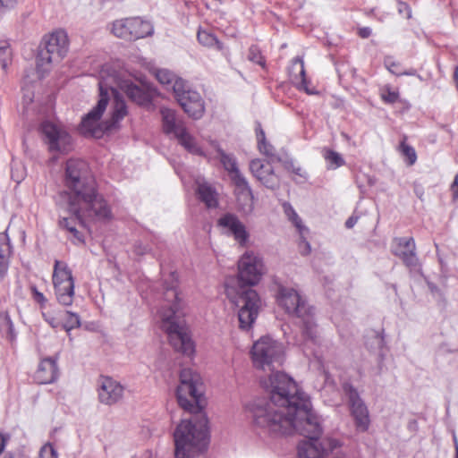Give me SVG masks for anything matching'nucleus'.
Here are the masks:
<instances>
[{"label":"nucleus","instance_id":"f257e3e1","mask_svg":"<svg viewBox=\"0 0 458 458\" xmlns=\"http://www.w3.org/2000/svg\"><path fill=\"white\" fill-rule=\"evenodd\" d=\"M202 380L191 369H182L180 385L176 390L178 404L191 413L174 432V458H194L204 452L208 445V420L202 411Z\"/></svg>","mask_w":458,"mask_h":458},{"label":"nucleus","instance_id":"f03ea898","mask_svg":"<svg viewBox=\"0 0 458 458\" xmlns=\"http://www.w3.org/2000/svg\"><path fill=\"white\" fill-rule=\"evenodd\" d=\"M64 185L68 191L59 193L56 204L66 208L83 223L85 218L110 221L112 210L107 201L98 194L95 179L87 162L69 159L64 172Z\"/></svg>","mask_w":458,"mask_h":458},{"label":"nucleus","instance_id":"7ed1b4c3","mask_svg":"<svg viewBox=\"0 0 458 458\" xmlns=\"http://www.w3.org/2000/svg\"><path fill=\"white\" fill-rule=\"evenodd\" d=\"M262 262L253 253L246 252L238 262L239 290L234 293L227 287V296L239 308L238 319L242 329H250L256 320L261 301L257 292L249 286L257 284L262 276Z\"/></svg>","mask_w":458,"mask_h":458},{"label":"nucleus","instance_id":"20e7f679","mask_svg":"<svg viewBox=\"0 0 458 458\" xmlns=\"http://www.w3.org/2000/svg\"><path fill=\"white\" fill-rule=\"evenodd\" d=\"M99 100L81 122L79 130L87 137L101 138L106 131L117 127V123L126 115L125 102L120 99L112 83L101 75L98 81Z\"/></svg>","mask_w":458,"mask_h":458},{"label":"nucleus","instance_id":"39448f33","mask_svg":"<svg viewBox=\"0 0 458 458\" xmlns=\"http://www.w3.org/2000/svg\"><path fill=\"white\" fill-rule=\"evenodd\" d=\"M178 276L171 272L165 281V298L169 302L160 311L162 328L167 335L170 344L176 352L191 356L195 352L194 344L189 335V330L182 315V301L177 291Z\"/></svg>","mask_w":458,"mask_h":458},{"label":"nucleus","instance_id":"423d86ee","mask_svg":"<svg viewBox=\"0 0 458 458\" xmlns=\"http://www.w3.org/2000/svg\"><path fill=\"white\" fill-rule=\"evenodd\" d=\"M276 301L285 312L299 318L301 323L303 352L308 356L314 352L313 346L317 344V324L314 319V310L306 300L293 288L280 285L276 293Z\"/></svg>","mask_w":458,"mask_h":458},{"label":"nucleus","instance_id":"0eeeda50","mask_svg":"<svg viewBox=\"0 0 458 458\" xmlns=\"http://www.w3.org/2000/svg\"><path fill=\"white\" fill-rule=\"evenodd\" d=\"M250 353L254 367L264 371H270L271 374L267 378L260 379L261 386L269 394V401L257 400L254 401L253 403H249L246 406V411L248 412L249 417H250V406L254 405L257 403L266 404L271 402V386H269V381L271 377H273L276 374H283V372L280 371L274 372V369L276 366H280L283 363L284 346L282 345V344L274 340L270 336H262L253 344ZM285 376L287 377L286 374ZM288 377H290L288 376Z\"/></svg>","mask_w":458,"mask_h":458},{"label":"nucleus","instance_id":"6e6552de","mask_svg":"<svg viewBox=\"0 0 458 458\" xmlns=\"http://www.w3.org/2000/svg\"><path fill=\"white\" fill-rule=\"evenodd\" d=\"M68 49V36L64 30H58L46 36L37 55L38 72L43 76L53 63L60 62L66 55Z\"/></svg>","mask_w":458,"mask_h":458},{"label":"nucleus","instance_id":"1a4fd4ad","mask_svg":"<svg viewBox=\"0 0 458 458\" xmlns=\"http://www.w3.org/2000/svg\"><path fill=\"white\" fill-rule=\"evenodd\" d=\"M174 94L178 104L187 115L192 119H200L205 113V103L200 94L191 89L184 80L174 84Z\"/></svg>","mask_w":458,"mask_h":458},{"label":"nucleus","instance_id":"9d476101","mask_svg":"<svg viewBox=\"0 0 458 458\" xmlns=\"http://www.w3.org/2000/svg\"><path fill=\"white\" fill-rule=\"evenodd\" d=\"M53 284L57 301L64 306L72 305L74 296V280L72 271L65 263L55 261Z\"/></svg>","mask_w":458,"mask_h":458},{"label":"nucleus","instance_id":"9b49d317","mask_svg":"<svg viewBox=\"0 0 458 458\" xmlns=\"http://www.w3.org/2000/svg\"><path fill=\"white\" fill-rule=\"evenodd\" d=\"M40 130L51 152L67 153L72 149V136L62 125L44 121Z\"/></svg>","mask_w":458,"mask_h":458},{"label":"nucleus","instance_id":"f8f14e48","mask_svg":"<svg viewBox=\"0 0 458 458\" xmlns=\"http://www.w3.org/2000/svg\"><path fill=\"white\" fill-rule=\"evenodd\" d=\"M102 72L104 77L114 85L120 99H122L123 102L124 100L123 99L119 90L124 93L131 101L139 105H143L148 102V95L143 89L134 84L131 81H119L115 72L113 70L111 71L109 66L106 65L102 68L99 72V81L101 80Z\"/></svg>","mask_w":458,"mask_h":458},{"label":"nucleus","instance_id":"ddd939ff","mask_svg":"<svg viewBox=\"0 0 458 458\" xmlns=\"http://www.w3.org/2000/svg\"><path fill=\"white\" fill-rule=\"evenodd\" d=\"M343 392L348 401L351 414L354 419L357 429L361 432L367 431L370 423L369 410L358 390L352 385L344 383L343 385Z\"/></svg>","mask_w":458,"mask_h":458},{"label":"nucleus","instance_id":"4468645a","mask_svg":"<svg viewBox=\"0 0 458 458\" xmlns=\"http://www.w3.org/2000/svg\"><path fill=\"white\" fill-rule=\"evenodd\" d=\"M216 225L222 233L233 236L240 246L246 245L250 235L246 226L236 215L232 213L224 214L217 219Z\"/></svg>","mask_w":458,"mask_h":458},{"label":"nucleus","instance_id":"2eb2a0df","mask_svg":"<svg viewBox=\"0 0 458 458\" xmlns=\"http://www.w3.org/2000/svg\"><path fill=\"white\" fill-rule=\"evenodd\" d=\"M273 163L271 160L253 159L250 163V170L265 187L276 190L280 187V178L272 166Z\"/></svg>","mask_w":458,"mask_h":458},{"label":"nucleus","instance_id":"dca6fc26","mask_svg":"<svg viewBox=\"0 0 458 458\" xmlns=\"http://www.w3.org/2000/svg\"><path fill=\"white\" fill-rule=\"evenodd\" d=\"M123 395V386L116 380L102 377L98 386V399L101 403L113 405L118 403Z\"/></svg>","mask_w":458,"mask_h":458},{"label":"nucleus","instance_id":"f3484780","mask_svg":"<svg viewBox=\"0 0 458 458\" xmlns=\"http://www.w3.org/2000/svg\"><path fill=\"white\" fill-rule=\"evenodd\" d=\"M393 253L399 257L407 267H415L418 264L416 245L412 237H400L394 239Z\"/></svg>","mask_w":458,"mask_h":458},{"label":"nucleus","instance_id":"a211bd4d","mask_svg":"<svg viewBox=\"0 0 458 458\" xmlns=\"http://www.w3.org/2000/svg\"><path fill=\"white\" fill-rule=\"evenodd\" d=\"M291 81L300 89L304 90L310 95L316 93L315 90L310 89L308 86L309 82L306 79V72L304 68V62L301 57L296 56L293 59L291 66L288 70Z\"/></svg>","mask_w":458,"mask_h":458},{"label":"nucleus","instance_id":"6ab92c4d","mask_svg":"<svg viewBox=\"0 0 458 458\" xmlns=\"http://www.w3.org/2000/svg\"><path fill=\"white\" fill-rule=\"evenodd\" d=\"M36 380L39 384H51L58 377L57 358L43 359L36 372Z\"/></svg>","mask_w":458,"mask_h":458},{"label":"nucleus","instance_id":"aec40b11","mask_svg":"<svg viewBox=\"0 0 458 458\" xmlns=\"http://www.w3.org/2000/svg\"><path fill=\"white\" fill-rule=\"evenodd\" d=\"M163 131L167 135L177 136L186 127L182 120H178L176 113L169 108H161Z\"/></svg>","mask_w":458,"mask_h":458},{"label":"nucleus","instance_id":"412c9836","mask_svg":"<svg viewBox=\"0 0 458 458\" xmlns=\"http://www.w3.org/2000/svg\"><path fill=\"white\" fill-rule=\"evenodd\" d=\"M128 24L131 30V40L151 36L154 32L153 25L139 17L130 18Z\"/></svg>","mask_w":458,"mask_h":458},{"label":"nucleus","instance_id":"4be33fe9","mask_svg":"<svg viewBox=\"0 0 458 458\" xmlns=\"http://www.w3.org/2000/svg\"><path fill=\"white\" fill-rule=\"evenodd\" d=\"M197 193L199 199L206 204L208 208H216L218 204L217 194L215 189L204 181H197Z\"/></svg>","mask_w":458,"mask_h":458},{"label":"nucleus","instance_id":"5701e85b","mask_svg":"<svg viewBox=\"0 0 458 458\" xmlns=\"http://www.w3.org/2000/svg\"><path fill=\"white\" fill-rule=\"evenodd\" d=\"M258 147L259 151L272 162H280L281 158L276 154L274 147L267 141L264 131L259 127L256 130Z\"/></svg>","mask_w":458,"mask_h":458},{"label":"nucleus","instance_id":"b1692460","mask_svg":"<svg viewBox=\"0 0 458 458\" xmlns=\"http://www.w3.org/2000/svg\"><path fill=\"white\" fill-rule=\"evenodd\" d=\"M175 138L179 143L190 153L193 155L202 156L203 151L196 142L195 138L191 135L187 129L182 130V133H179Z\"/></svg>","mask_w":458,"mask_h":458},{"label":"nucleus","instance_id":"393cba45","mask_svg":"<svg viewBox=\"0 0 458 458\" xmlns=\"http://www.w3.org/2000/svg\"><path fill=\"white\" fill-rule=\"evenodd\" d=\"M0 333L11 343L16 340L17 334L13 323L6 311L0 313Z\"/></svg>","mask_w":458,"mask_h":458},{"label":"nucleus","instance_id":"a878e982","mask_svg":"<svg viewBox=\"0 0 458 458\" xmlns=\"http://www.w3.org/2000/svg\"><path fill=\"white\" fill-rule=\"evenodd\" d=\"M199 42L207 47H212L217 50L223 48L222 43L217 39L216 35L205 30H199L197 34Z\"/></svg>","mask_w":458,"mask_h":458},{"label":"nucleus","instance_id":"bb28decb","mask_svg":"<svg viewBox=\"0 0 458 458\" xmlns=\"http://www.w3.org/2000/svg\"><path fill=\"white\" fill-rule=\"evenodd\" d=\"M220 162L224 168L228 172L230 178L235 176L236 173L240 174L235 157L233 155H228L223 150H218Z\"/></svg>","mask_w":458,"mask_h":458},{"label":"nucleus","instance_id":"cd10ccee","mask_svg":"<svg viewBox=\"0 0 458 458\" xmlns=\"http://www.w3.org/2000/svg\"><path fill=\"white\" fill-rule=\"evenodd\" d=\"M130 18L117 20L113 23L112 31L117 38L131 40V30L129 29Z\"/></svg>","mask_w":458,"mask_h":458},{"label":"nucleus","instance_id":"c85d7f7f","mask_svg":"<svg viewBox=\"0 0 458 458\" xmlns=\"http://www.w3.org/2000/svg\"><path fill=\"white\" fill-rule=\"evenodd\" d=\"M283 208L285 216L294 225L300 234L302 235L303 232H309L308 228L302 224L301 218L299 216L291 204L284 203Z\"/></svg>","mask_w":458,"mask_h":458},{"label":"nucleus","instance_id":"c756f323","mask_svg":"<svg viewBox=\"0 0 458 458\" xmlns=\"http://www.w3.org/2000/svg\"><path fill=\"white\" fill-rule=\"evenodd\" d=\"M323 157L327 162V169L335 170L345 164L344 159L338 152L332 149H325Z\"/></svg>","mask_w":458,"mask_h":458},{"label":"nucleus","instance_id":"7c9ffc66","mask_svg":"<svg viewBox=\"0 0 458 458\" xmlns=\"http://www.w3.org/2000/svg\"><path fill=\"white\" fill-rule=\"evenodd\" d=\"M236 199L241 211L244 214H250L252 212L254 208V197L252 191H247V193L243 192V194H237Z\"/></svg>","mask_w":458,"mask_h":458},{"label":"nucleus","instance_id":"2f4dec72","mask_svg":"<svg viewBox=\"0 0 458 458\" xmlns=\"http://www.w3.org/2000/svg\"><path fill=\"white\" fill-rule=\"evenodd\" d=\"M66 319L63 323V328L67 332V335L72 341V335L71 331L74 328H78L81 326V318L79 314L72 312V311H65Z\"/></svg>","mask_w":458,"mask_h":458},{"label":"nucleus","instance_id":"473e14b6","mask_svg":"<svg viewBox=\"0 0 458 458\" xmlns=\"http://www.w3.org/2000/svg\"><path fill=\"white\" fill-rule=\"evenodd\" d=\"M61 208H64L65 210H67L72 216V217H65V216H63L60 218L59 220V226L63 229H65L67 231H69V228L70 227H74L76 226V222L78 221L82 226H86V223L87 221H93V222H100L99 220H97V219H93V218H85L84 222L81 223L74 214H72V212H70L66 208H64V207H60ZM104 223L106 221H103Z\"/></svg>","mask_w":458,"mask_h":458},{"label":"nucleus","instance_id":"72a5a7b5","mask_svg":"<svg viewBox=\"0 0 458 458\" xmlns=\"http://www.w3.org/2000/svg\"><path fill=\"white\" fill-rule=\"evenodd\" d=\"M156 77L161 84L171 87L173 90L174 82L182 80V78H177L172 72L166 69L158 70Z\"/></svg>","mask_w":458,"mask_h":458},{"label":"nucleus","instance_id":"f704fd0d","mask_svg":"<svg viewBox=\"0 0 458 458\" xmlns=\"http://www.w3.org/2000/svg\"><path fill=\"white\" fill-rule=\"evenodd\" d=\"M231 180L233 182L234 187H235V191H234L235 195L243 194V192L247 193V191H251V188H250L246 177L242 173H240V174L236 173L235 176L231 178Z\"/></svg>","mask_w":458,"mask_h":458},{"label":"nucleus","instance_id":"c9c22d12","mask_svg":"<svg viewBox=\"0 0 458 458\" xmlns=\"http://www.w3.org/2000/svg\"><path fill=\"white\" fill-rule=\"evenodd\" d=\"M12 59V50L7 42L0 43V64L3 70H6Z\"/></svg>","mask_w":458,"mask_h":458},{"label":"nucleus","instance_id":"e433bc0d","mask_svg":"<svg viewBox=\"0 0 458 458\" xmlns=\"http://www.w3.org/2000/svg\"><path fill=\"white\" fill-rule=\"evenodd\" d=\"M400 151L405 157H407L410 165L416 162L417 155L414 148L407 145L404 141H402L400 144Z\"/></svg>","mask_w":458,"mask_h":458},{"label":"nucleus","instance_id":"4c0bfd02","mask_svg":"<svg viewBox=\"0 0 458 458\" xmlns=\"http://www.w3.org/2000/svg\"><path fill=\"white\" fill-rule=\"evenodd\" d=\"M381 98L384 102L394 104L398 100L399 93L396 90H393L389 86H386L381 90Z\"/></svg>","mask_w":458,"mask_h":458},{"label":"nucleus","instance_id":"58836bf2","mask_svg":"<svg viewBox=\"0 0 458 458\" xmlns=\"http://www.w3.org/2000/svg\"><path fill=\"white\" fill-rule=\"evenodd\" d=\"M26 176L24 167L21 164H13L11 170L12 179L20 183Z\"/></svg>","mask_w":458,"mask_h":458},{"label":"nucleus","instance_id":"ea45409f","mask_svg":"<svg viewBox=\"0 0 458 458\" xmlns=\"http://www.w3.org/2000/svg\"><path fill=\"white\" fill-rule=\"evenodd\" d=\"M248 57L251 62L256 63L259 65H264L265 64L264 58L261 55V52L259 48L256 46H251L249 48Z\"/></svg>","mask_w":458,"mask_h":458},{"label":"nucleus","instance_id":"a19ab883","mask_svg":"<svg viewBox=\"0 0 458 458\" xmlns=\"http://www.w3.org/2000/svg\"><path fill=\"white\" fill-rule=\"evenodd\" d=\"M4 250H0V282L5 277L9 268V255L4 254Z\"/></svg>","mask_w":458,"mask_h":458},{"label":"nucleus","instance_id":"79ce46f5","mask_svg":"<svg viewBox=\"0 0 458 458\" xmlns=\"http://www.w3.org/2000/svg\"><path fill=\"white\" fill-rule=\"evenodd\" d=\"M385 65L386 69L393 74L401 76L402 70H401V64L393 60L392 57H386L385 58Z\"/></svg>","mask_w":458,"mask_h":458},{"label":"nucleus","instance_id":"37998d69","mask_svg":"<svg viewBox=\"0 0 458 458\" xmlns=\"http://www.w3.org/2000/svg\"><path fill=\"white\" fill-rule=\"evenodd\" d=\"M307 233L308 232H303L302 235L300 234L301 239H300V242H299V250H300V253L303 256L310 254V252L311 250L310 244L305 238V233Z\"/></svg>","mask_w":458,"mask_h":458},{"label":"nucleus","instance_id":"c03bdc74","mask_svg":"<svg viewBox=\"0 0 458 458\" xmlns=\"http://www.w3.org/2000/svg\"><path fill=\"white\" fill-rule=\"evenodd\" d=\"M40 458H57V452L55 450L52 445H45L39 454Z\"/></svg>","mask_w":458,"mask_h":458},{"label":"nucleus","instance_id":"a18cd8bd","mask_svg":"<svg viewBox=\"0 0 458 458\" xmlns=\"http://www.w3.org/2000/svg\"><path fill=\"white\" fill-rule=\"evenodd\" d=\"M0 250H4V254L9 255L11 252L10 240L5 233H0Z\"/></svg>","mask_w":458,"mask_h":458},{"label":"nucleus","instance_id":"49530a36","mask_svg":"<svg viewBox=\"0 0 458 458\" xmlns=\"http://www.w3.org/2000/svg\"><path fill=\"white\" fill-rule=\"evenodd\" d=\"M398 12L400 14H403L407 19H410L411 17V11L410 6L402 1L398 2Z\"/></svg>","mask_w":458,"mask_h":458},{"label":"nucleus","instance_id":"de8ad7c7","mask_svg":"<svg viewBox=\"0 0 458 458\" xmlns=\"http://www.w3.org/2000/svg\"><path fill=\"white\" fill-rule=\"evenodd\" d=\"M31 292L33 294V299L39 303L41 306L45 305L47 303V299L44 296V294L38 291L36 286H31Z\"/></svg>","mask_w":458,"mask_h":458},{"label":"nucleus","instance_id":"09e8293b","mask_svg":"<svg viewBox=\"0 0 458 458\" xmlns=\"http://www.w3.org/2000/svg\"><path fill=\"white\" fill-rule=\"evenodd\" d=\"M42 315L45 321L48 323L53 328H56L60 326V322L58 321V319L52 316L50 313L43 312Z\"/></svg>","mask_w":458,"mask_h":458},{"label":"nucleus","instance_id":"8fccbe9b","mask_svg":"<svg viewBox=\"0 0 458 458\" xmlns=\"http://www.w3.org/2000/svg\"><path fill=\"white\" fill-rule=\"evenodd\" d=\"M69 233H72V240L75 243H83L84 242V239H83V236L82 234L76 229V226L74 227H70L69 228Z\"/></svg>","mask_w":458,"mask_h":458},{"label":"nucleus","instance_id":"3c124183","mask_svg":"<svg viewBox=\"0 0 458 458\" xmlns=\"http://www.w3.org/2000/svg\"><path fill=\"white\" fill-rule=\"evenodd\" d=\"M451 190L453 192V198L458 199V174L455 175L454 182L452 183Z\"/></svg>","mask_w":458,"mask_h":458},{"label":"nucleus","instance_id":"603ef678","mask_svg":"<svg viewBox=\"0 0 458 458\" xmlns=\"http://www.w3.org/2000/svg\"><path fill=\"white\" fill-rule=\"evenodd\" d=\"M0 4L5 8H13L17 4V0H0Z\"/></svg>","mask_w":458,"mask_h":458},{"label":"nucleus","instance_id":"864d4df0","mask_svg":"<svg viewBox=\"0 0 458 458\" xmlns=\"http://www.w3.org/2000/svg\"><path fill=\"white\" fill-rule=\"evenodd\" d=\"M359 35L363 38H367L371 35V29L369 27L361 28L359 30Z\"/></svg>","mask_w":458,"mask_h":458},{"label":"nucleus","instance_id":"5fc2aeb1","mask_svg":"<svg viewBox=\"0 0 458 458\" xmlns=\"http://www.w3.org/2000/svg\"><path fill=\"white\" fill-rule=\"evenodd\" d=\"M357 221H358V217H357V216H350V217L346 220V222H345V226H346L347 228H349V229H350V228H352V227L356 225Z\"/></svg>","mask_w":458,"mask_h":458},{"label":"nucleus","instance_id":"6e6d98bb","mask_svg":"<svg viewBox=\"0 0 458 458\" xmlns=\"http://www.w3.org/2000/svg\"><path fill=\"white\" fill-rule=\"evenodd\" d=\"M8 439L9 436H4L2 433H0V454H2V452L4 451V448Z\"/></svg>","mask_w":458,"mask_h":458},{"label":"nucleus","instance_id":"4d7b16f0","mask_svg":"<svg viewBox=\"0 0 458 458\" xmlns=\"http://www.w3.org/2000/svg\"><path fill=\"white\" fill-rule=\"evenodd\" d=\"M401 75L415 76L417 75V71L413 68L409 69L407 71H402Z\"/></svg>","mask_w":458,"mask_h":458},{"label":"nucleus","instance_id":"13d9d810","mask_svg":"<svg viewBox=\"0 0 458 458\" xmlns=\"http://www.w3.org/2000/svg\"><path fill=\"white\" fill-rule=\"evenodd\" d=\"M148 250L147 247H141V245L136 246V249H135L136 253L140 254V255L147 253Z\"/></svg>","mask_w":458,"mask_h":458},{"label":"nucleus","instance_id":"bf43d9fd","mask_svg":"<svg viewBox=\"0 0 458 458\" xmlns=\"http://www.w3.org/2000/svg\"><path fill=\"white\" fill-rule=\"evenodd\" d=\"M4 458H25L21 454H6Z\"/></svg>","mask_w":458,"mask_h":458},{"label":"nucleus","instance_id":"052dcab7","mask_svg":"<svg viewBox=\"0 0 458 458\" xmlns=\"http://www.w3.org/2000/svg\"><path fill=\"white\" fill-rule=\"evenodd\" d=\"M453 440H454V448H455V455H457L458 440H457V437H456L455 433L453 434Z\"/></svg>","mask_w":458,"mask_h":458},{"label":"nucleus","instance_id":"680f3d73","mask_svg":"<svg viewBox=\"0 0 458 458\" xmlns=\"http://www.w3.org/2000/svg\"><path fill=\"white\" fill-rule=\"evenodd\" d=\"M415 192H416L417 196H419L420 198H421L422 191H421L420 190H415Z\"/></svg>","mask_w":458,"mask_h":458},{"label":"nucleus","instance_id":"e2e57ef3","mask_svg":"<svg viewBox=\"0 0 458 458\" xmlns=\"http://www.w3.org/2000/svg\"><path fill=\"white\" fill-rule=\"evenodd\" d=\"M415 76H416L420 81H423V78H422L420 74H418V73H417V75H415Z\"/></svg>","mask_w":458,"mask_h":458},{"label":"nucleus","instance_id":"0e129e2a","mask_svg":"<svg viewBox=\"0 0 458 458\" xmlns=\"http://www.w3.org/2000/svg\"><path fill=\"white\" fill-rule=\"evenodd\" d=\"M376 338L378 341V343H382V341H383L382 339L378 338L377 336Z\"/></svg>","mask_w":458,"mask_h":458},{"label":"nucleus","instance_id":"69168bd1","mask_svg":"<svg viewBox=\"0 0 458 458\" xmlns=\"http://www.w3.org/2000/svg\"><path fill=\"white\" fill-rule=\"evenodd\" d=\"M455 458H458V447H457V455H455Z\"/></svg>","mask_w":458,"mask_h":458}]
</instances>
